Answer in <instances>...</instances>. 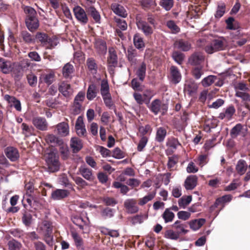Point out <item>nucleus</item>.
Masks as SVG:
<instances>
[{
    "mask_svg": "<svg viewBox=\"0 0 250 250\" xmlns=\"http://www.w3.org/2000/svg\"><path fill=\"white\" fill-rule=\"evenodd\" d=\"M24 11L26 14L25 23L27 28L31 32L36 30L39 26V21L36 17L37 13L34 8L25 6Z\"/></svg>",
    "mask_w": 250,
    "mask_h": 250,
    "instance_id": "1",
    "label": "nucleus"
},
{
    "mask_svg": "<svg viewBox=\"0 0 250 250\" xmlns=\"http://www.w3.org/2000/svg\"><path fill=\"white\" fill-rule=\"evenodd\" d=\"M227 46V42L223 38H219L213 40L211 42L205 47V51L208 54L223 50Z\"/></svg>",
    "mask_w": 250,
    "mask_h": 250,
    "instance_id": "2",
    "label": "nucleus"
},
{
    "mask_svg": "<svg viewBox=\"0 0 250 250\" xmlns=\"http://www.w3.org/2000/svg\"><path fill=\"white\" fill-rule=\"evenodd\" d=\"M45 158V162L49 172H55L59 170L60 163L59 161V157L56 153L54 151H51L46 154Z\"/></svg>",
    "mask_w": 250,
    "mask_h": 250,
    "instance_id": "3",
    "label": "nucleus"
},
{
    "mask_svg": "<svg viewBox=\"0 0 250 250\" xmlns=\"http://www.w3.org/2000/svg\"><path fill=\"white\" fill-rule=\"evenodd\" d=\"M100 92L105 105L108 107L112 106L113 103L112 101L111 96L109 92V85L106 80H103L102 81Z\"/></svg>",
    "mask_w": 250,
    "mask_h": 250,
    "instance_id": "4",
    "label": "nucleus"
},
{
    "mask_svg": "<svg viewBox=\"0 0 250 250\" xmlns=\"http://www.w3.org/2000/svg\"><path fill=\"white\" fill-rule=\"evenodd\" d=\"M42 229L43 232V240L49 246L52 247L54 244V237L52 235V223L47 221H44Z\"/></svg>",
    "mask_w": 250,
    "mask_h": 250,
    "instance_id": "5",
    "label": "nucleus"
},
{
    "mask_svg": "<svg viewBox=\"0 0 250 250\" xmlns=\"http://www.w3.org/2000/svg\"><path fill=\"white\" fill-rule=\"evenodd\" d=\"M149 108L155 115L158 114L159 112L164 114L167 110V106L162 103L160 100L155 99L152 102Z\"/></svg>",
    "mask_w": 250,
    "mask_h": 250,
    "instance_id": "6",
    "label": "nucleus"
},
{
    "mask_svg": "<svg viewBox=\"0 0 250 250\" xmlns=\"http://www.w3.org/2000/svg\"><path fill=\"white\" fill-rule=\"evenodd\" d=\"M136 24L138 28L141 30L146 36H150L153 34V28L146 21L137 19Z\"/></svg>",
    "mask_w": 250,
    "mask_h": 250,
    "instance_id": "7",
    "label": "nucleus"
},
{
    "mask_svg": "<svg viewBox=\"0 0 250 250\" xmlns=\"http://www.w3.org/2000/svg\"><path fill=\"white\" fill-rule=\"evenodd\" d=\"M73 12L77 20L81 23L85 24L88 22V18L84 10L80 6L73 8Z\"/></svg>",
    "mask_w": 250,
    "mask_h": 250,
    "instance_id": "8",
    "label": "nucleus"
},
{
    "mask_svg": "<svg viewBox=\"0 0 250 250\" xmlns=\"http://www.w3.org/2000/svg\"><path fill=\"white\" fill-rule=\"evenodd\" d=\"M5 156L12 162L17 161L19 157L20 154L17 148L13 146H8L4 150Z\"/></svg>",
    "mask_w": 250,
    "mask_h": 250,
    "instance_id": "9",
    "label": "nucleus"
},
{
    "mask_svg": "<svg viewBox=\"0 0 250 250\" xmlns=\"http://www.w3.org/2000/svg\"><path fill=\"white\" fill-rule=\"evenodd\" d=\"M124 206L127 213L130 214L135 213L139 210L136 201L133 199L126 200L124 202Z\"/></svg>",
    "mask_w": 250,
    "mask_h": 250,
    "instance_id": "10",
    "label": "nucleus"
},
{
    "mask_svg": "<svg viewBox=\"0 0 250 250\" xmlns=\"http://www.w3.org/2000/svg\"><path fill=\"white\" fill-rule=\"evenodd\" d=\"M70 192L66 189H56L53 190L51 195V198L54 200H61L69 196Z\"/></svg>",
    "mask_w": 250,
    "mask_h": 250,
    "instance_id": "11",
    "label": "nucleus"
},
{
    "mask_svg": "<svg viewBox=\"0 0 250 250\" xmlns=\"http://www.w3.org/2000/svg\"><path fill=\"white\" fill-rule=\"evenodd\" d=\"M32 123L39 130L45 131L47 129L48 124L46 119L44 118L35 117L33 119Z\"/></svg>",
    "mask_w": 250,
    "mask_h": 250,
    "instance_id": "12",
    "label": "nucleus"
},
{
    "mask_svg": "<svg viewBox=\"0 0 250 250\" xmlns=\"http://www.w3.org/2000/svg\"><path fill=\"white\" fill-rule=\"evenodd\" d=\"M205 59L202 53L195 52L188 59V62L191 65H197L202 63Z\"/></svg>",
    "mask_w": 250,
    "mask_h": 250,
    "instance_id": "13",
    "label": "nucleus"
},
{
    "mask_svg": "<svg viewBox=\"0 0 250 250\" xmlns=\"http://www.w3.org/2000/svg\"><path fill=\"white\" fill-rule=\"evenodd\" d=\"M59 90L65 97H69L73 94V89L70 85L65 82L59 84Z\"/></svg>",
    "mask_w": 250,
    "mask_h": 250,
    "instance_id": "14",
    "label": "nucleus"
},
{
    "mask_svg": "<svg viewBox=\"0 0 250 250\" xmlns=\"http://www.w3.org/2000/svg\"><path fill=\"white\" fill-rule=\"evenodd\" d=\"M11 72L12 76L15 81L21 80L23 75V68L21 65L18 64H13Z\"/></svg>",
    "mask_w": 250,
    "mask_h": 250,
    "instance_id": "15",
    "label": "nucleus"
},
{
    "mask_svg": "<svg viewBox=\"0 0 250 250\" xmlns=\"http://www.w3.org/2000/svg\"><path fill=\"white\" fill-rule=\"evenodd\" d=\"M111 9L115 14L120 17L125 18L127 16V13L125 8L118 3H112L111 5Z\"/></svg>",
    "mask_w": 250,
    "mask_h": 250,
    "instance_id": "16",
    "label": "nucleus"
},
{
    "mask_svg": "<svg viewBox=\"0 0 250 250\" xmlns=\"http://www.w3.org/2000/svg\"><path fill=\"white\" fill-rule=\"evenodd\" d=\"M75 129L77 134L80 136H84L86 133V129L82 116H79L77 118L75 125Z\"/></svg>",
    "mask_w": 250,
    "mask_h": 250,
    "instance_id": "17",
    "label": "nucleus"
},
{
    "mask_svg": "<svg viewBox=\"0 0 250 250\" xmlns=\"http://www.w3.org/2000/svg\"><path fill=\"white\" fill-rule=\"evenodd\" d=\"M12 62L6 59H0V70L4 73H9L12 70Z\"/></svg>",
    "mask_w": 250,
    "mask_h": 250,
    "instance_id": "18",
    "label": "nucleus"
},
{
    "mask_svg": "<svg viewBox=\"0 0 250 250\" xmlns=\"http://www.w3.org/2000/svg\"><path fill=\"white\" fill-rule=\"evenodd\" d=\"M235 112V109L233 105L229 106L225 109V112H221L219 115V118L222 120L225 119L227 120H230L234 113Z\"/></svg>",
    "mask_w": 250,
    "mask_h": 250,
    "instance_id": "19",
    "label": "nucleus"
},
{
    "mask_svg": "<svg viewBox=\"0 0 250 250\" xmlns=\"http://www.w3.org/2000/svg\"><path fill=\"white\" fill-rule=\"evenodd\" d=\"M4 98L8 102L11 106L14 107L18 111H21V104L19 100L15 97L10 96L8 95H5Z\"/></svg>",
    "mask_w": 250,
    "mask_h": 250,
    "instance_id": "20",
    "label": "nucleus"
},
{
    "mask_svg": "<svg viewBox=\"0 0 250 250\" xmlns=\"http://www.w3.org/2000/svg\"><path fill=\"white\" fill-rule=\"evenodd\" d=\"M95 47L99 54L104 55L106 54L107 47L104 41L100 39L96 40L95 43Z\"/></svg>",
    "mask_w": 250,
    "mask_h": 250,
    "instance_id": "21",
    "label": "nucleus"
},
{
    "mask_svg": "<svg viewBox=\"0 0 250 250\" xmlns=\"http://www.w3.org/2000/svg\"><path fill=\"white\" fill-rule=\"evenodd\" d=\"M197 177L195 175H190L188 176L185 182V188L188 190L193 189L197 185Z\"/></svg>",
    "mask_w": 250,
    "mask_h": 250,
    "instance_id": "22",
    "label": "nucleus"
},
{
    "mask_svg": "<svg viewBox=\"0 0 250 250\" xmlns=\"http://www.w3.org/2000/svg\"><path fill=\"white\" fill-rule=\"evenodd\" d=\"M79 171L81 175L86 180L92 181L94 179V176L92 173L91 169L85 167H81L79 168Z\"/></svg>",
    "mask_w": 250,
    "mask_h": 250,
    "instance_id": "23",
    "label": "nucleus"
},
{
    "mask_svg": "<svg viewBox=\"0 0 250 250\" xmlns=\"http://www.w3.org/2000/svg\"><path fill=\"white\" fill-rule=\"evenodd\" d=\"M174 46L177 48L183 51H188L191 48L190 43L182 39L176 41L174 43Z\"/></svg>",
    "mask_w": 250,
    "mask_h": 250,
    "instance_id": "24",
    "label": "nucleus"
},
{
    "mask_svg": "<svg viewBox=\"0 0 250 250\" xmlns=\"http://www.w3.org/2000/svg\"><path fill=\"white\" fill-rule=\"evenodd\" d=\"M197 84L193 81L187 82L185 85L184 91L189 95L195 93L197 89Z\"/></svg>",
    "mask_w": 250,
    "mask_h": 250,
    "instance_id": "25",
    "label": "nucleus"
},
{
    "mask_svg": "<svg viewBox=\"0 0 250 250\" xmlns=\"http://www.w3.org/2000/svg\"><path fill=\"white\" fill-rule=\"evenodd\" d=\"M170 72L172 82L174 83H178L181 81V75L178 68L172 66L170 68Z\"/></svg>",
    "mask_w": 250,
    "mask_h": 250,
    "instance_id": "26",
    "label": "nucleus"
},
{
    "mask_svg": "<svg viewBox=\"0 0 250 250\" xmlns=\"http://www.w3.org/2000/svg\"><path fill=\"white\" fill-rule=\"evenodd\" d=\"M232 199V196L230 195H225L221 197L217 198L214 205L211 206V208L213 209L217 208L219 205H223L224 204L229 202Z\"/></svg>",
    "mask_w": 250,
    "mask_h": 250,
    "instance_id": "27",
    "label": "nucleus"
},
{
    "mask_svg": "<svg viewBox=\"0 0 250 250\" xmlns=\"http://www.w3.org/2000/svg\"><path fill=\"white\" fill-rule=\"evenodd\" d=\"M71 234L77 249L79 250H83V243L82 238L74 230L71 231Z\"/></svg>",
    "mask_w": 250,
    "mask_h": 250,
    "instance_id": "28",
    "label": "nucleus"
},
{
    "mask_svg": "<svg viewBox=\"0 0 250 250\" xmlns=\"http://www.w3.org/2000/svg\"><path fill=\"white\" fill-rule=\"evenodd\" d=\"M58 133L62 136H66L69 134V125L67 123L62 122L57 125Z\"/></svg>",
    "mask_w": 250,
    "mask_h": 250,
    "instance_id": "29",
    "label": "nucleus"
},
{
    "mask_svg": "<svg viewBox=\"0 0 250 250\" xmlns=\"http://www.w3.org/2000/svg\"><path fill=\"white\" fill-rule=\"evenodd\" d=\"M108 63L109 67H115L117 64V56L113 48L109 49V58Z\"/></svg>",
    "mask_w": 250,
    "mask_h": 250,
    "instance_id": "30",
    "label": "nucleus"
},
{
    "mask_svg": "<svg viewBox=\"0 0 250 250\" xmlns=\"http://www.w3.org/2000/svg\"><path fill=\"white\" fill-rule=\"evenodd\" d=\"M73 223L76 225L78 226L80 229L83 230L84 228L87 227L89 224V220L88 218L86 220H83L81 217H76L72 219Z\"/></svg>",
    "mask_w": 250,
    "mask_h": 250,
    "instance_id": "31",
    "label": "nucleus"
},
{
    "mask_svg": "<svg viewBox=\"0 0 250 250\" xmlns=\"http://www.w3.org/2000/svg\"><path fill=\"white\" fill-rule=\"evenodd\" d=\"M86 12L90 15L96 22H100L101 16L99 12L93 6H89L86 9Z\"/></svg>",
    "mask_w": 250,
    "mask_h": 250,
    "instance_id": "32",
    "label": "nucleus"
},
{
    "mask_svg": "<svg viewBox=\"0 0 250 250\" xmlns=\"http://www.w3.org/2000/svg\"><path fill=\"white\" fill-rule=\"evenodd\" d=\"M206 222V220L203 218L195 219L189 222V225L191 229L193 230L199 229Z\"/></svg>",
    "mask_w": 250,
    "mask_h": 250,
    "instance_id": "33",
    "label": "nucleus"
},
{
    "mask_svg": "<svg viewBox=\"0 0 250 250\" xmlns=\"http://www.w3.org/2000/svg\"><path fill=\"white\" fill-rule=\"evenodd\" d=\"M55 74L50 72L46 74H42L40 77V80L43 82L48 85L51 84L54 81Z\"/></svg>",
    "mask_w": 250,
    "mask_h": 250,
    "instance_id": "34",
    "label": "nucleus"
},
{
    "mask_svg": "<svg viewBox=\"0 0 250 250\" xmlns=\"http://www.w3.org/2000/svg\"><path fill=\"white\" fill-rule=\"evenodd\" d=\"M98 91V90L95 84H90L87 91L86 97L87 99L90 101L94 99L96 97Z\"/></svg>",
    "mask_w": 250,
    "mask_h": 250,
    "instance_id": "35",
    "label": "nucleus"
},
{
    "mask_svg": "<svg viewBox=\"0 0 250 250\" xmlns=\"http://www.w3.org/2000/svg\"><path fill=\"white\" fill-rule=\"evenodd\" d=\"M70 146L74 153L78 152L83 147L81 141L76 137L71 139Z\"/></svg>",
    "mask_w": 250,
    "mask_h": 250,
    "instance_id": "36",
    "label": "nucleus"
},
{
    "mask_svg": "<svg viewBox=\"0 0 250 250\" xmlns=\"http://www.w3.org/2000/svg\"><path fill=\"white\" fill-rule=\"evenodd\" d=\"M133 43L135 47L138 49H143L145 47L143 38L139 34H136L134 36Z\"/></svg>",
    "mask_w": 250,
    "mask_h": 250,
    "instance_id": "37",
    "label": "nucleus"
},
{
    "mask_svg": "<svg viewBox=\"0 0 250 250\" xmlns=\"http://www.w3.org/2000/svg\"><path fill=\"white\" fill-rule=\"evenodd\" d=\"M248 166L245 161L240 160L236 166V170L238 174L243 175L247 169Z\"/></svg>",
    "mask_w": 250,
    "mask_h": 250,
    "instance_id": "38",
    "label": "nucleus"
},
{
    "mask_svg": "<svg viewBox=\"0 0 250 250\" xmlns=\"http://www.w3.org/2000/svg\"><path fill=\"white\" fill-rule=\"evenodd\" d=\"M74 72V67L73 66L70 64L69 63H67L64 65V66L62 68V75L63 77L65 78H68L71 77L72 74Z\"/></svg>",
    "mask_w": 250,
    "mask_h": 250,
    "instance_id": "39",
    "label": "nucleus"
},
{
    "mask_svg": "<svg viewBox=\"0 0 250 250\" xmlns=\"http://www.w3.org/2000/svg\"><path fill=\"white\" fill-rule=\"evenodd\" d=\"M146 73V64L145 62H142L140 66L138 67L136 74L139 77V80L143 82L145 78Z\"/></svg>",
    "mask_w": 250,
    "mask_h": 250,
    "instance_id": "40",
    "label": "nucleus"
},
{
    "mask_svg": "<svg viewBox=\"0 0 250 250\" xmlns=\"http://www.w3.org/2000/svg\"><path fill=\"white\" fill-rule=\"evenodd\" d=\"M172 227L177 230V232L179 233V234L181 233L186 234L188 232V230L186 229L187 225L182 223L180 221H176L173 224Z\"/></svg>",
    "mask_w": 250,
    "mask_h": 250,
    "instance_id": "41",
    "label": "nucleus"
},
{
    "mask_svg": "<svg viewBox=\"0 0 250 250\" xmlns=\"http://www.w3.org/2000/svg\"><path fill=\"white\" fill-rule=\"evenodd\" d=\"M59 43L58 39L54 37L52 38H48L47 42H45L43 46L46 49H52L54 48Z\"/></svg>",
    "mask_w": 250,
    "mask_h": 250,
    "instance_id": "42",
    "label": "nucleus"
},
{
    "mask_svg": "<svg viewBox=\"0 0 250 250\" xmlns=\"http://www.w3.org/2000/svg\"><path fill=\"white\" fill-rule=\"evenodd\" d=\"M167 130L163 127H159L157 129L155 139L159 142H163L166 136Z\"/></svg>",
    "mask_w": 250,
    "mask_h": 250,
    "instance_id": "43",
    "label": "nucleus"
},
{
    "mask_svg": "<svg viewBox=\"0 0 250 250\" xmlns=\"http://www.w3.org/2000/svg\"><path fill=\"white\" fill-rule=\"evenodd\" d=\"M174 216V213L168 208H167L162 215L163 218L166 223L172 222Z\"/></svg>",
    "mask_w": 250,
    "mask_h": 250,
    "instance_id": "44",
    "label": "nucleus"
},
{
    "mask_svg": "<svg viewBox=\"0 0 250 250\" xmlns=\"http://www.w3.org/2000/svg\"><path fill=\"white\" fill-rule=\"evenodd\" d=\"M192 200V196L189 195L188 196H183L178 201V205L180 207L185 208Z\"/></svg>",
    "mask_w": 250,
    "mask_h": 250,
    "instance_id": "45",
    "label": "nucleus"
},
{
    "mask_svg": "<svg viewBox=\"0 0 250 250\" xmlns=\"http://www.w3.org/2000/svg\"><path fill=\"white\" fill-rule=\"evenodd\" d=\"M87 65L89 70L92 74H96L97 70V65L94 60L89 58L87 60Z\"/></svg>",
    "mask_w": 250,
    "mask_h": 250,
    "instance_id": "46",
    "label": "nucleus"
},
{
    "mask_svg": "<svg viewBox=\"0 0 250 250\" xmlns=\"http://www.w3.org/2000/svg\"><path fill=\"white\" fill-rule=\"evenodd\" d=\"M203 74L202 66H195L192 70V75L196 79H199Z\"/></svg>",
    "mask_w": 250,
    "mask_h": 250,
    "instance_id": "47",
    "label": "nucleus"
},
{
    "mask_svg": "<svg viewBox=\"0 0 250 250\" xmlns=\"http://www.w3.org/2000/svg\"><path fill=\"white\" fill-rule=\"evenodd\" d=\"M164 237L167 239L176 240L179 238V234L177 232L174 231L172 229H168L165 232Z\"/></svg>",
    "mask_w": 250,
    "mask_h": 250,
    "instance_id": "48",
    "label": "nucleus"
},
{
    "mask_svg": "<svg viewBox=\"0 0 250 250\" xmlns=\"http://www.w3.org/2000/svg\"><path fill=\"white\" fill-rule=\"evenodd\" d=\"M226 12V5L224 3L218 5L216 13L214 15L215 18L220 19Z\"/></svg>",
    "mask_w": 250,
    "mask_h": 250,
    "instance_id": "49",
    "label": "nucleus"
},
{
    "mask_svg": "<svg viewBox=\"0 0 250 250\" xmlns=\"http://www.w3.org/2000/svg\"><path fill=\"white\" fill-rule=\"evenodd\" d=\"M234 89L235 93L237 92H246L250 90L248 85L243 82L236 83L234 85Z\"/></svg>",
    "mask_w": 250,
    "mask_h": 250,
    "instance_id": "50",
    "label": "nucleus"
},
{
    "mask_svg": "<svg viewBox=\"0 0 250 250\" xmlns=\"http://www.w3.org/2000/svg\"><path fill=\"white\" fill-rule=\"evenodd\" d=\"M173 0H161L160 2V5L166 11L170 10L173 7Z\"/></svg>",
    "mask_w": 250,
    "mask_h": 250,
    "instance_id": "51",
    "label": "nucleus"
},
{
    "mask_svg": "<svg viewBox=\"0 0 250 250\" xmlns=\"http://www.w3.org/2000/svg\"><path fill=\"white\" fill-rule=\"evenodd\" d=\"M167 26L173 34H176L180 32V28L173 21H168L167 22Z\"/></svg>",
    "mask_w": 250,
    "mask_h": 250,
    "instance_id": "52",
    "label": "nucleus"
},
{
    "mask_svg": "<svg viewBox=\"0 0 250 250\" xmlns=\"http://www.w3.org/2000/svg\"><path fill=\"white\" fill-rule=\"evenodd\" d=\"M216 80V77L213 75H209L205 78L202 81V84L205 86H208L212 84Z\"/></svg>",
    "mask_w": 250,
    "mask_h": 250,
    "instance_id": "53",
    "label": "nucleus"
},
{
    "mask_svg": "<svg viewBox=\"0 0 250 250\" xmlns=\"http://www.w3.org/2000/svg\"><path fill=\"white\" fill-rule=\"evenodd\" d=\"M22 133L26 137L29 136L32 134L33 128L28 126L25 123H22L21 125Z\"/></svg>",
    "mask_w": 250,
    "mask_h": 250,
    "instance_id": "54",
    "label": "nucleus"
},
{
    "mask_svg": "<svg viewBox=\"0 0 250 250\" xmlns=\"http://www.w3.org/2000/svg\"><path fill=\"white\" fill-rule=\"evenodd\" d=\"M155 193H150L148 194V195L144 196L143 198L139 199V204L141 206L144 205L148 202L153 199L155 197Z\"/></svg>",
    "mask_w": 250,
    "mask_h": 250,
    "instance_id": "55",
    "label": "nucleus"
},
{
    "mask_svg": "<svg viewBox=\"0 0 250 250\" xmlns=\"http://www.w3.org/2000/svg\"><path fill=\"white\" fill-rule=\"evenodd\" d=\"M127 56L128 61L131 63V64H135L136 63L135 57L137 56V53L135 50H128Z\"/></svg>",
    "mask_w": 250,
    "mask_h": 250,
    "instance_id": "56",
    "label": "nucleus"
},
{
    "mask_svg": "<svg viewBox=\"0 0 250 250\" xmlns=\"http://www.w3.org/2000/svg\"><path fill=\"white\" fill-rule=\"evenodd\" d=\"M36 39L40 42L42 46L47 42L48 36L44 33L38 32L36 35Z\"/></svg>",
    "mask_w": 250,
    "mask_h": 250,
    "instance_id": "57",
    "label": "nucleus"
},
{
    "mask_svg": "<svg viewBox=\"0 0 250 250\" xmlns=\"http://www.w3.org/2000/svg\"><path fill=\"white\" fill-rule=\"evenodd\" d=\"M242 129V125L240 124H237L234 126L230 132V135L232 138L236 137Z\"/></svg>",
    "mask_w": 250,
    "mask_h": 250,
    "instance_id": "58",
    "label": "nucleus"
},
{
    "mask_svg": "<svg viewBox=\"0 0 250 250\" xmlns=\"http://www.w3.org/2000/svg\"><path fill=\"white\" fill-rule=\"evenodd\" d=\"M235 96L240 98L246 103L250 102V95L246 92H237L235 93Z\"/></svg>",
    "mask_w": 250,
    "mask_h": 250,
    "instance_id": "59",
    "label": "nucleus"
},
{
    "mask_svg": "<svg viewBox=\"0 0 250 250\" xmlns=\"http://www.w3.org/2000/svg\"><path fill=\"white\" fill-rule=\"evenodd\" d=\"M172 57L174 61L179 64H181L182 63L184 59V55L178 52H173Z\"/></svg>",
    "mask_w": 250,
    "mask_h": 250,
    "instance_id": "60",
    "label": "nucleus"
},
{
    "mask_svg": "<svg viewBox=\"0 0 250 250\" xmlns=\"http://www.w3.org/2000/svg\"><path fill=\"white\" fill-rule=\"evenodd\" d=\"M21 243L15 240H11L8 242L9 250H20L21 248Z\"/></svg>",
    "mask_w": 250,
    "mask_h": 250,
    "instance_id": "61",
    "label": "nucleus"
},
{
    "mask_svg": "<svg viewBox=\"0 0 250 250\" xmlns=\"http://www.w3.org/2000/svg\"><path fill=\"white\" fill-rule=\"evenodd\" d=\"M115 21L117 24L118 27L122 30H125L127 29V25L125 21L124 20L115 18Z\"/></svg>",
    "mask_w": 250,
    "mask_h": 250,
    "instance_id": "62",
    "label": "nucleus"
},
{
    "mask_svg": "<svg viewBox=\"0 0 250 250\" xmlns=\"http://www.w3.org/2000/svg\"><path fill=\"white\" fill-rule=\"evenodd\" d=\"M167 146L173 149H176L177 147L180 145L178 140L175 138L169 139L167 144Z\"/></svg>",
    "mask_w": 250,
    "mask_h": 250,
    "instance_id": "63",
    "label": "nucleus"
},
{
    "mask_svg": "<svg viewBox=\"0 0 250 250\" xmlns=\"http://www.w3.org/2000/svg\"><path fill=\"white\" fill-rule=\"evenodd\" d=\"M82 111V104L74 102L73 105L72 107V112L74 115H78Z\"/></svg>",
    "mask_w": 250,
    "mask_h": 250,
    "instance_id": "64",
    "label": "nucleus"
}]
</instances>
